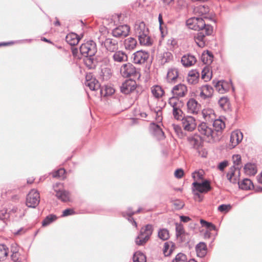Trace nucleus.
<instances>
[{"label":"nucleus","instance_id":"nucleus-1","mask_svg":"<svg viewBox=\"0 0 262 262\" xmlns=\"http://www.w3.org/2000/svg\"><path fill=\"white\" fill-rule=\"evenodd\" d=\"M79 52L85 66L89 69H95L97 63L95 56L97 52L96 42L90 40L82 43L79 48Z\"/></svg>","mask_w":262,"mask_h":262},{"label":"nucleus","instance_id":"nucleus-2","mask_svg":"<svg viewBox=\"0 0 262 262\" xmlns=\"http://www.w3.org/2000/svg\"><path fill=\"white\" fill-rule=\"evenodd\" d=\"M203 26L198 29V32L194 36L195 43L200 48H203L206 44L205 37L211 35L213 33V27L209 24H206L204 20Z\"/></svg>","mask_w":262,"mask_h":262},{"label":"nucleus","instance_id":"nucleus-3","mask_svg":"<svg viewBox=\"0 0 262 262\" xmlns=\"http://www.w3.org/2000/svg\"><path fill=\"white\" fill-rule=\"evenodd\" d=\"M135 31L141 45L149 46L152 45L151 38L148 36V30L146 28L144 22H141L139 25L136 24Z\"/></svg>","mask_w":262,"mask_h":262},{"label":"nucleus","instance_id":"nucleus-4","mask_svg":"<svg viewBox=\"0 0 262 262\" xmlns=\"http://www.w3.org/2000/svg\"><path fill=\"white\" fill-rule=\"evenodd\" d=\"M168 103L172 107V115L175 119L181 120L185 117L182 110L185 104L182 100L176 97H171L169 99Z\"/></svg>","mask_w":262,"mask_h":262},{"label":"nucleus","instance_id":"nucleus-5","mask_svg":"<svg viewBox=\"0 0 262 262\" xmlns=\"http://www.w3.org/2000/svg\"><path fill=\"white\" fill-rule=\"evenodd\" d=\"M153 226L147 224L141 228L139 235L135 238V243L138 246L144 245L149 239L152 232Z\"/></svg>","mask_w":262,"mask_h":262},{"label":"nucleus","instance_id":"nucleus-6","mask_svg":"<svg viewBox=\"0 0 262 262\" xmlns=\"http://www.w3.org/2000/svg\"><path fill=\"white\" fill-rule=\"evenodd\" d=\"M198 128L201 134L206 137L208 142H214L219 140V137L215 136L213 129L209 127L206 123H201Z\"/></svg>","mask_w":262,"mask_h":262},{"label":"nucleus","instance_id":"nucleus-7","mask_svg":"<svg viewBox=\"0 0 262 262\" xmlns=\"http://www.w3.org/2000/svg\"><path fill=\"white\" fill-rule=\"evenodd\" d=\"M192 191H199L201 193H206L212 190L211 182L207 179L203 180L201 182L194 181L192 184Z\"/></svg>","mask_w":262,"mask_h":262},{"label":"nucleus","instance_id":"nucleus-8","mask_svg":"<svg viewBox=\"0 0 262 262\" xmlns=\"http://www.w3.org/2000/svg\"><path fill=\"white\" fill-rule=\"evenodd\" d=\"M40 202L39 192L34 189L31 190L26 198V205L30 208H35Z\"/></svg>","mask_w":262,"mask_h":262},{"label":"nucleus","instance_id":"nucleus-9","mask_svg":"<svg viewBox=\"0 0 262 262\" xmlns=\"http://www.w3.org/2000/svg\"><path fill=\"white\" fill-rule=\"evenodd\" d=\"M120 73L124 77H137L139 74L136 68L130 63L123 64L120 68Z\"/></svg>","mask_w":262,"mask_h":262},{"label":"nucleus","instance_id":"nucleus-10","mask_svg":"<svg viewBox=\"0 0 262 262\" xmlns=\"http://www.w3.org/2000/svg\"><path fill=\"white\" fill-rule=\"evenodd\" d=\"M149 57V53L143 50H139L135 52L133 55L132 58L133 61L136 64H143L145 63Z\"/></svg>","mask_w":262,"mask_h":262},{"label":"nucleus","instance_id":"nucleus-11","mask_svg":"<svg viewBox=\"0 0 262 262\" xmlns=\"http://www.w3.org/2000/svg\"><path fill=\"white\" fill-rule=\"evenodd\" d=\"M61 185L60 183L56 184L53 186L54 191L56 192L55 196L58 200L63 202H67L70 200V193L64 189L59 188L58 189V186Z\"/></svg>","mask_w":262,"mask_h":262},{"label":"nucleus","instance_id":"nucleus-12","mask_svg":"<svg viewBox=\"0 0 262 262\" xmlns=\"http://www.w3.org/2000/svg\"><path fill=\"white\" fill-rule=\"evenodd\" d=\"M243 133L236 130L232 132L230 136V143L228 145V148L231 149L237 146L243 140Z\"/></svg>","mask_w":262,"mask_h":262},{"label":"nucleus","instance_id":"nucleus-13","mask_svg":"<svg viewBox=\"0 0 262 262\" xmlns=\"http://www.w3.org/2000/svg\"><path fill=\"white\" fill-rule=\"evenodd\" d=\"M187 140L191 147L195 150H199L202 146V138L198 134H194L187 137Z\"/></svg>","mask_w":262,"mask_h":262},{"label":"nucleus","instance_id":"nucleus-14","mask_svg":"<svg viewBox=\"0 0 262 262\" xmlns=\"http://www.w3.org/2000/svg\"><path fill=\"white\" fill-rule=\"evenodd\" d=\"M84 84L85 86H88L91 90L94 91L100 90L101 88L99 82L91 74L86 75Z\"/></svg>","mask_w":262,"mask_h":262},{"label":"nucleus","instance_id":"nucleus-15","mask_svg":"<svg viewBox=\"0 0 262 262\" xmlns=\"http://www.w3.org/2000/svg\"><path fill=\"white\" fill-rule=\"evenodd\" d=\"M130 31V27L127 25H120L112 31V35L115 37H126Z\"/></svg>","mask_w":262,"mask_h":262},{"label":"nucleus","instance_id":"nucleus-16","mask_svg":"<svg viewBox=\"0 0 262 262\" xmlns=\"http://www.w3.org/2000/svg\"><path fill=\"white\" fill-rule=\"evenodd\" d=\"M102 45L108 52H114L118 49V41L114 38H106L102 42Z\"/></svg>","mask_w":262,"mask_h":262},{"label":"nucleus","instance_id":"nucleus-17","mask_svg":"<svg viewBox=\"0 0 262 262\" xmlns=\"http://www.w3.org/2000/svg\"><path fill=\"white\" fill-rule=\"evenodd\" d=\"M204 19L202 17H194L189 18L186 21V25L190 29L198 30L203 26Z\"/></svg>","mask_w":262,"mask_h":262},{"label":"nucleus","instance_id":"nucleus-18","mask_svg":"<svg viewBox=\"0 0 262 262\" xmlns=\"http://www.w3.org/2000/svg\"><path fill=\"white\" fill-rule=\"evenodd\" d=\"M181 120L185 130L191 132L195 128V120L193 117L187 116L184 117Z\"/></svg>","mask_w":262,"mask_h":262},{"label":"nucleus","instance_id":"nucleus-19","mask_svg":"<svg viewBox=\"0 0 262 262\" xmlns=\"http://www.w3.org/2000/svg\"><path fill=\"white\" fill-rule=\"evenodd\" d=\"M136 89L134 80H126L120 86V91L124 94H128Z\"/></svg>","mask_w":262,"mask_h":262},{"label":"nucleus","instance_id":"nucleus-20","mask_svg":"<svg viewBox=\"0 0 262 262\" xmlns=\"http://www.w3.org/2000/svg\"><path fill=\"white\" fill-rule=\"evenodd\" d=\"M173 95V97H182L185 96L187 93V89L185 85L183 84H179L175 85L171 90Z\"/></svg>","mask_w":262,"mask_h":262},{"label":"nucleus","instance_id":"nucleus-21","mask_svg":"<svg viewBox=\"0 0 262 262\" xmlns=\"http://www.w3.org/2000/svg\"><path fill=\"white\" fill-rule=\"evenodd\" d=\"M149 129L151 133L158 140H161L164 138V133L160 125L155 123H152L150 124Z\"/></svg>","mask_w":262,"mask_h":262},{"label":"nucleus","instance_id":"nucleus-22","mask_svg":"<svg viewBox=\"0 0 262 262\" xmlns=\"http://www.w3.org/2000/svg\"><path fill=\"white\" fill-rule=\"evenodd\" d=\"M187 113L196 114L199 111L200 105L193 98L190 99L187 102Z\"/></svg>","mask_w":262,"mask_h":262},{"label":"nucleus","instance_id":"nucleus-23","mask_svg":"<svg viewBox=\"0 0 262 262\" xmlns=\"http://www.w3.org/2000/svg\"><path fill=\"white\" fill-rule=\"evenodd\" d=\"M212 83L216 91L219 93L224 94L228 90V83L224 80L216 81L213 80Z\"/></svg>","mask_w":262,"mask_h":262},{"label":"nucleus","instance_id":"nucleus-24","mask_svg":"<svg viewBox=\"0 0 262 262\" xmlns=\"http://www.w3.org/2000/svg\"><path fill=\"white\" fill-rule=\"evenodd\" d=\"M196 61V58L191 54L184 55L181 58V63L185 67L192 66Z\"/></svg>","mask_w":262,"mask_h":262},{"label":"nucleus","instance_id":"nucleus-25","mask_svg":"<svg viewBox=\"0 0 262 262\" xmlns=\"http://www.w3.org/2000/svg\"><path fill=\"white\" fill-rule=\"evenodd\" d=\"M113 59L114 62H123L127 60V54L122 51H116L113 55Z\"/></svg>","mask_w":262,"mask_h":262},{"label":"nucleus","instance_id":"nucleus-26","mask_svg":"<svg viewBox=\"0 0 262 262\" xmlns=\"http://www.w3.org/2000/svg\"><path fill=\"white\" fill-rule=\"evenodd\" d=\"M124 47L126 50L132 51L135 49L137 45V40L132 37L126 38L124 40Z\"/></svg>","mask_w":262,"mask_h":262},{"label":"nucleus","instance_id":"nucleus-27","mask_svg":"<svg viewBox=\"0 0 262 262\" xmlns=\"http://www.w3.org/2000/svg\"><path fill=\"white\" fill-rule=\"evenodd\" d=\"M80 38L75 33H69L66 37V41L67 42L72 46H75L78 44Z\"/></svg>","mask_w":262,"mask_h":262},{"label":"nucleus","instance_id":"nucleus-28","mask_svg":"<svg viewBox=\"0 0 262 262\" xmlns=\"http://www.w3.org/2000/svg\"><path fill=\"white\" fill-rule=\"evenodd\" d=\"M224 127L225 124L221 120L217 119L214 121L212 128L215 132L216 137H218L221 135V131Z\"/></svg>","mask_w":262,"mask_h":262},{"label":"nucleus","instance_id":"nucleus-29","mask_svg":"<svg viewBox=\"0 0 262 262\" xmlns=\"http://www.w3.org/2000/svg\"><path fill=\"white\" fill-rule=\"evenodd\" d=\"M197 255L200 257H204L207 252V248L204 242H200L195 247Z\"/></svg>","mask_w":262,"mask_h":262},{"label":"nucleus","instance_id":"nucleus-30","mask_svg":"<svg viewBox=\"0 0 262 262\" xmlns=\"http://www.w3.org/2000/svg\"><path fill=\"white\" fill-rule=\"evenodd\" d=\"M199 72L196 70L190 71L188 75L187 81L189 84H195L199 80Z\"/></svg>","mask_w":262,"mask_h":262},{"label":"nucleus","instance_id":"nucleus-31","mask_svg":"<svg viewBox=\"0 0 262 262\" xmlns=\"http://www.w3.org/2000/svg\"><path fill=\"white\" fill-rule=\"evenodd\" d=\"M244 169L245 173L247 175L254 176L257 173V167L254 163H247L245 165Z\"/></svg>","mask_w":262,"mask_h":262},{"label":"nucleus","instance_id":"nucleus-32","mask_svg":"<svg viewBox=\"0 0 262 262\" xmlns=\"http://www.w3.org/2000/svg\"><path fill=\"white\" fill-rule=\"evenodd\" d=\"M175 248V244L172 242H165L164 244L163 254L165 256H169Z\"/></svg>","mask_w":262,"mask_h":262},{"label":"nucleus","instance_id":"nucleus-33","mask_svg":"<svg viewBox=\"0 0 262 262\" xmlns=\"http://www.w3.org/2000/svg\"><path fill=\"white\" fill-rule=\"evenodd\" d=\"M239 188L243 190H250L254 188V185L251 180L246 178L241 182H238Z\"/></svg>","mask_w":262,"mask_h":262},{"label":"nucleus","instance_id":"nucleus-34","mask_svg":"<svg viewBox=\"0 0 262 262\" xmlns=\"http://www.w3.org/2000/svg\"><path fill=\"white\" fill-rule=\"evenodd\" d=\"M213 54L208 50L204 51L201 55V60L205 64H210L213 61Z\"/></svg>","mask_w":262,"mask_h":262},{"label":"nucleus","instance_id":"nucleus-35","mask_svg":"<svg viewBox=\"0 0 262 262\" xmlns=\"http://www.w3.org/2000/svg\"><path fill=\"white\" fill-rule=\"evenodd\" d=\"M99 92L101 96L106 97L113 94L115 92V90L111 86L105 85L100 88Z\"/></svg>","mask_w":262,"mask_h":262},{"label":"nucleus","instance_id":"nucleus-36","mask_svg":"<svg viewBox=\"0 0 262 262\" xmlns=\"http://www.w3.org/2000/svg\"><path fill=\"white\" fill-rule=\"evenodd\" d=\"M178 70L176 68H173L168 70L167 78L169 82H173L178 78Z\"/></svg>","mask_w":262,"mask_h":262},{"label":"nucleus","instance_id":"nucleus-37","mask_svg":"<svg viewBox=\"0 0 262 262\" xmlns=\"http://www.w3.org/2000/svg\"><path fill=\"white\" fill-rule=\"evenodd\" d=\"M237 169L236 167L234 166H232L230 167L229 171L227 173V177L228 180L233 184H236L238 181V180L237 178H233V177L234 176L235 171Z\"/></svg>","mask_w":262,"mask_h":262},{"label":"nucleus","instance_id":"nucleus-38","mask_svg":"<svg viewBox=\"0 0 262 262\" xmlns=\"http://www.w3.org/2000/svg\"><path fill=\"white\" fill-rule=\"evenodd\" d=\"M9 253V248L5 244H0V261L5 260Z\"/></svg>","mask_w":262,"mask_h":262},{"label":"nucleus","instance_id":"nucleus-39","mask_svg":"<svg viewBox=\"0 0 262 262\" xmlns=\"http://www.w3.org/2000/svg\"><path fill=\"white\" fill-rule=\"evenodd\" d=\"M135 214V212H122V215L129 222H130L133 226H134L135 227H137V223L135 221L133 217V215Z\"/></svg>","mask_w":262,"mask_h":262},{"label":"nucleus","instance_id":"nucleus-40","mask_svg":"<svg viewBox=\"0 0 262 262\" xmlns=\"http://www.w3.org/2000/svg\"><path fill=\"white\" fill-rule=\"evenodd\" d=\"M133 262H146L145 255L140 252H136L134 253L133 257Z\"/></svg>","mask_w":262,"mask_h":262},{"label":"nucleus","instance_id":"nucleus-41","mask_svg":"<svg viewBox=\"0 0 262 262\" xmlns=\"http://www.w3.org/2000/svg\"><path fill=\"white\" fill-rule=\"evenodd\" d=\"M57 219V216L53 214H50L47 215L42 222V226L43 227L47 226L51 223L54 222Z\"/></svg>","mask_w":262,"mask_h":262},{"label":"nucleus","instance_id":"nucleus-42","mask_svg":"<svg viewBox=\"0 0 262 262\" xmlns=\"http://www.w3.org/2000/svg\"><path fill=\"white\" fill-rule=\"evenodd\" d=\"M172 127L179 138L182 139L186 136L185 132H183L180 125L173 124Z\"/></svg>","mask_w":262,"mask_h":262},{"label":"nucleus","instance_id":"nucleus-43","mask_svg":"<svg viewBox=\"0 0 262 262\" xmlns=\"http://www.w3.org/2000/svg\"><path fill=\"white\" fill-rule=\"evenodd\" d=\"M158 236L162 241H166L169 238V231L165 228L160 229L158 231Z\"/></svg>","mask_w":262,"mask_h":262},{"label":"nucleus","instance_id":"nucleus-44","mask_svg":"<svg viewBox=\"0 0 262 262\" xmlns=\"http://www.w3.org/2000/svg\"><path fill=\"white\" fill-rule=\"evenodd\" d=\"M151 92L153 95L156 98L162 97L164 94V90L159 85L155 86V87L152 89Z\"/></svg>","mask_w":262,"mask_h":262},{"label":"nucleus","instance_id":"nucleus-45","mask_svg":"<svg viewBox=\"0 0 262 262\" xmlns=\"http://www.w3.org/2000/svg\"><path fill=\"white\" fill-rule=\"evenodd\" d=\"M200 223L202 226L206 227L208 230V231L216 230L215 226L211 222H208L203 219H201Z\"/></svg>","mask_w":262,"mask_h":262},{"label":"nucleus","instance_id":"nucleus-46","mask_svg":"<svg viewBox=\"0 0 262 262\" xmlns=\"http://www.w3.org/2000/svg\"><path fill=\"white\" fill-rule=\"evenodd\" d=\"M172 262H187V256L183 253H179Z\"/></svg>","mask_w":262,"mask_h":262},{"label":"nucleus","instance_id":"nucleus-47","mask_svg":"<svg viewBox=\"0 0 262 262\" xmlns=\"http://www.w3.org/2000/svg\"><path fill=\"white\" fill-rule=\"evenodd\" d=\"M176 236L177 237H182L183 234H185V231L182 225L176 224Z\"/></svg>","mask_w":262,"mask_h":262},{"label":"nucleus","instance_id":"nucleus-48","mask_svg":"<svg viewBox=\"0 0 262 262\" xmlns=\"http://www.w3.org/2000/svg\"><path fill=\"white\" fill-rule=\"evenodd\" d=\"M201 89H203L208 97H211L214 91L213 88L208 84L203 85Z\"/></svg>","mask_w":262,"mask_h":262},{"label":"nucleus","instance_id":"nucleus-49","mask_svg":"<svg viewBox=\"0 0 262 262\" xmlns=\"http://www.w3.org/2000/svg\"><path fill=\"white\" fill-rule=\"evenodd\" d=\"M162 57V62L163 63L168 62L172 59V55L169 52H164Z\"/></svg>","mask_w":262,"mask_h":262},{"label":"nucleus","instance_id":"nucleus-50","mask_svg":"<svg viewBox=\"0 0 262 262\" xmlns=\"http://www.w3.org/2000/svg\"><path fill=\"white\" fill-rule=\"evenodd\" d=\"M229 100L227 97H223L219 100V104L222 108H224L226 105L228 106L229 104Z\"/></svg>","mask_w":262,"mask_h":262},{"label":"nucleus","instance_id":"nucleus-51","mask_svg":"<svg viewBox=\"0 0 262 262\" xmlns=\"http://www.w3.org/2000/svg\"><path fill=\"white\" fill-rule=\"evenodd\" d=\"M11 251L12 254L11 255V257H15V256H18V249L17 245L16 243H13L11 245Z\"/></svg>","mask_w":262,"mask_h":262},{"label":"nucleus","instance_id":"nucleus-52","mask_svg":"<svg viewBox=\"0 0 262 262\" xmlns=\"http://www.w3.org/2000/svg\"><path fill=\"white\" fill-rule=\"evenodd\" d=\"M192 177L194 180L198 179L203 181V180H204V174L203 171H195L194 172L192 173Z\"/></svg>","mask_w":262,"mask_h":262},{"label":"nucleus","instance_id":"nucleus-53","mask_svg":"<svg viewBox=\"0 0 262 262\" xmlns=\"http://www.w3.org/2000/svg\"><path fill=\"white\" fill-rule=\"evenodd\" d=\"M66 170L64 168H60L52 173V176L54 178L63 177Z\"/></svg>","mask_w":262,"mask_h":262},{"label":"nucleus","instance_id":"nucleus-54","mask_svg":"<svg viewBox=\"0 0 262 262\" xmlns=\"http://www.w3.org/2000/svg\"><path fill=\"white\" fill-rule=\"evenodd\" d=\"M231 208L230 205L222 204L219 206L218 210L220 212H227Z\"/></svg>","mask_w":262,"mask_h":262},{"label":"nucleus","instance_id":"nucleus-55","mask_svg":"<svg viewBox=\"0 0 262 262\" xmlns=\"http://www.w3.org/2000/svg\"><path fill=\"white\" fill-rule=\"evenodd\" d=\"M232 160L234 165H238L241 163V157L239 155H234L232 156Z\"/></svg>","mask_w":262,"mask_h":262},{"label":"nucleus","instance_id":"nucleus-56","mask_svg":"<svg viewBox=\"0 0 262 262\" xmlns=\"http://www.w3.org/2000/svg\"><path fill=\"white\" fill-rule=\"evenodd\" d=\"M75 211L71 208H68L63 210L62 216H67L75 214Z\"/></svg>","mask_w":262,"mask_h":262},{"label":"nucleus","instance_id":"nucleus-57","mask_svg":"<svg viewBox=\"0 0 262 262\" xmlns=\"http://www.w3.org/2000/svg\"><path fill=\"white\" fill-rule=\"evenodd\" d=\"M173 205L176 209H181L184 207V204L182 201L176 200L173 202Z\"/></svg>","mask_w":262,"mask_h":262},{"label":"nucleus","instance_id":"nucleus-58","mask_svg":"<svg viewBox=\"0 0 262 262\" xmlns=\"http://www.w3.org/2000/svg\"><path fill=\"white\" fill-rule=\"evenodd\" d=\"M79 51V49L78 50L77 48H72V54H73V56L77 57L79 59L83 58V57H82V56H81L80 53L79 54H78Z\"/></svg>","mask_w":262,"mask_h":262},{"label":"nucleus","instance_id":"nucleus-59","mask_svg":"<svg viewBox=\"0 0 262 262\" xmlns=\"http://www.w3.org/2000/svg\"><path fill=\"white\" fill-rule=\"evenodd\" d=\"M184 174V171L182 169H177L174 172V176L178 179L181 178Z\"/></svg>","mask_w":262,"mask_h":262},{"label":"nucleus","instance_id":"nucleus-60","mask_svg":"<svg viewBox=\"0 0 262 262\" xmlns=\"http://www.w3.org/2000/svg\"><path fill=\"white\" fill-rule=\"evenodd\" d=\"M228 164V161L226 160L220 162L218 165L219 169L221 171H223L225 168L227 166Z\"/></svg>","mask_w":262,"mask_h":262},{"label":"nucleus","instance_id":"nucleus-61","mask_svg":"<svg viewBox=\"0 0 262 262\" xmlns=\"http://www.w3.org/2000/svg\"><path fill=\"white\" fill-rule=\"evenodd\" d=\"M199 10L201 13H207L209 12V8L208 7H205L204 6H201L199 8Z\"/></svg>","mask_w":262,"mask_h":262},{"label":"nucleus","instance_id":"nucleus-62","mask_svg":"<svg viewBox=\"0 0 262 262\" xmlns=\"http://www.w3.org/2000/svg\"><path fill=\"white\" fill-rule=\"evenodd\" d=\"M193 194L195 195L196 198H198V201L199 202H202L203 200V196L200 194V192L199 191H194L192 192Z\"/></svg>","mask_w":262,"mask_h":262},{"label":"nucleus","instance_id":"nucleus-63","mask_svg":"<svg viewBox=\"0 0 262 262\" xmlns=\"http://www.w3.org/2000/svg\"><path fill=\"white\" fill-rule=\"evenodd\" d=\"M26 232V229L24 228H20L19 229L17 230L16 231L14 232L15 235H21L25 233Z\"/></svg>","mask_w":262,"mask_h":262},{"label":"nucleus","instance_id":"nucleus-64","mask_svg":"<svg viewBox=\"0 0 262 262\" xmlns=\"http://www.w3.org/2000/svg\"><path fill=\"white\" fill-rule=\"evenodd\" d=\"M180 221L184 223H187L191 220V219L189 216H185V215L180 216Z\"/></svg>","mask_w":262,"mask_h":262}]
</instances>
